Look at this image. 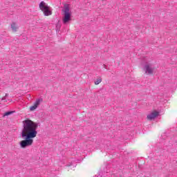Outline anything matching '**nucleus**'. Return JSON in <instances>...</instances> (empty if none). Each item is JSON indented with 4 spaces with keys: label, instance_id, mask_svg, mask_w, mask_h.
<instances>
[{
    "label": "nucleus",
    "instance_id": "1",
    "mask_svg": "<svg viewBox=\"0 0 177 177\" xmlns=\"http://www.w3.org/2000/svg\"><path fill=\"white\" fill-rule=\"evenodd\" d=\"M23 129L21 131V136L24 139L19 142L21 149H26L31 146L34 143V138H37L38 131V123L32 122L30 119H26L22 122Z\"/></svg>",
    "mask_w": 177,
    "mask_h": 177
},
{
    "label": "nucleus",
    "instance_id": "2",
    "mask_svg": "<svg viewBox=\"0 0 177 177\" xmlns=\"http://www.w3.org/2000/svg\"><path fill=\"white\" fill-rule=\"evenodd\" d=\"M62 12H64V17L62 19L63 24H68V23L71 21V11L70 10V5L65 4L64 6Z\"/></svg>",
    "mask_w": 177,
    "mask_h": 177
},
{
    "label": "nucleus",
    "instance_id": "3",
    "mask_svg": "<svg viewBox=\"0 0 177 177\" xmlns=\"http://www.w3.org/2000/svg\"><path fill=\"white\" fill-rule=\"evenodd\" d=\"M142 63L144 64V70L146 74H153L154 72V66L151 64V63H150V61H149V58L147 57H145L142 59Z\"/></svg>",
    "mask_w": 177,
    "mask_h": 177
},
{
    "label": "nucleus",
    "instance_id": "4",
    "mask_svg": "<svg viewBox=\"0 0 177 177\" xmlns=\"http://www.w3.org/2000/svg\"><path fill=\"white\" fill-rule=\"evenodd\" d=\"M39 8L44 12V16H50L52 15V8L44 1H41L39 3Z\"/></svg>",
    "mask_w": 177,
    "mask_h": 177
},
{
    "label": "nucleus",
    "instance_id": "5",
    "mask_svg": "<svg viewBox=\"0 0 177 177\" xmlns=\"http://www.w3.org/2000/svg\"><path fill=\"white\" fill-rule=\"evenodd\" d=\"M42 102H44V99H42V98H39V99L36 100L34 105L30 106V111H34V110H36V109L38 108V106H39V104H41V103H42Z\"/></svg>",
    "mask_w": 177,
    "mask_h": 177
},
{
    "label": "nucleus",
    "instance_id": "6",
    "mask_svg": "<svg viewBox=\"0 0 177 177\" xmlns=\"http://www.w3.org/2000/svg\"><path fill=\"white\" fill-rule=\"evenodd\" d=\"M158 115H160V113L157 111H154L152 113H151L150 114H149L147 116V120H149L150 121H151V120H154V118H157V117H158Z\"/></svg>",
    "mask_w": 177,
    "mask_h": 177
},
{
    "label": "nucleus",
    "instance_id": "7",
    "mask_svg": "<svg viewBox=\"0 0 177 177\" xmlns=\"http://www.w3.org/2000/svg\"><path fill=\"white\" fill-rule=\"evenodd\" d=\"M11 28H12V31L16 32V31H17V28H19V26H17V24H16L15 22H12L11 24Z\"/></svg>",
    "mask_w": 177,
    "mask_h": 177
},
{
    "label": "nucleus",
    "instance_id": "8",
    "mask_svg": "<svg viewBox=\"0 0 177 177\" xmlns=\"http://www.w3.org/2000/svg\"><path fill=\"white\" fill-rule=\"evenodd\" d=\"M102 82V77H98L96 79V80L94 82L95 85H99Z\"/></svg>",
    "mask_w": 177,
    "mask_h": 177
},
{
    "label": "nucleus",
    "instance_id": "9",
    "mask_svg": "<svg viewBox=\"0 0 177 177\" xmlns=\"http://www.w3.org/2000/svg\"><path fill=\"white\" fill-rule=\"evenodd\" d=\"M12 113H13V112H12V111H8V112H6V113H4L3 116H4V117H6V116H8V115H10V114H12Z\"/></svg>",
    "mask_w": 177,
    "mask_h": 177
},
{
    "label": "nucleus",
    "instance_id": "10",
    "mask_svg": "<svg viewBox=\"0 0 177 177\" xmlns=\"http://www.w3.org/2000/svg\"><path fill=\"white\" fill-rule=\"evenodd\" d=\"M6 99V97H3V98H2V100H5Z\"/></svg>",
    "mask_w": 177,
    "mask_h": 177
},
{
    "label": "nucleus",
    "instance_id": "11",
    "mask_svg": "<svg viewBox=\"0 0 177 177\" xmlns=\"http://www.w3.org/2000/svg\"><path fill=\"white\" fill-rule=\"evenodd\" d=\"M4 97H8V94H6V95Z\"/></svg>",
    "mask_w": 177,
    "mask_h": 177
},
{
    "label": "nucleus",
    "instance_id": "12",
    "mask_svg": "<svg viewBox=\"0 0 177 177\" xmlns=\"http://www.w3.org/2000/svg\"><path fill=\"white\" fill-rule=\"evenodd\" d=\"M104 68H106V65L104 64Z\"/></svg>",
    "mask_w": 177,
    "mask_h": 177
}]
</instances>
